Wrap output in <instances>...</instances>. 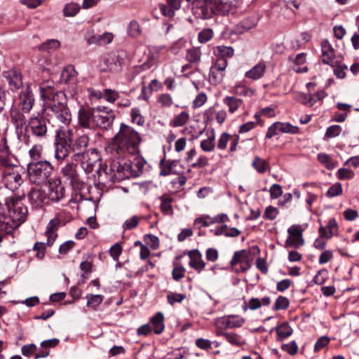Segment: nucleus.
I'll list each match as a JSON object with an SVG mask.
<instances>
[{"mask_svg":"<svg viewBox=\"0 0 359 359\" xmlns=\"http://www.w3.org/2000/svg\"><path fill=\"white\" fill-rule=\"evenodd\" d=\"M217 334L223 336L225 339L231 344L239 345L241 343V337L237 334L231 332H220Z\"/></svg>","mask_w":359,"mask_h":359,"instance_id":"55","label":"nucleus"},{"mask_svg":"<svg viewBox=\"0 0 359 359\" xmlns=\"http://www.w3.org/2000/svg\"><path fill=\"white\" fill-rule=\"evenodd\" d=\"M186 269L184 266L179 264H174V268L172 271V278L178 281L185 276Z\"/></svg>","mask_w":359,"mask_h":359,"instance_id":"56","label":"nucleus"},{"mask_svg":"<svg viewBox=\"0 0 359 359\" xmlns=\"http://www.w3.org/2000/svg\"><path fill=\"white\" fill-rule=\"evenodd\" d=\"M114 39V35L110 32H105L102 34H93L86 38L89 45L104 46L110 43Z\"/></svg>","mask_w":359,"mask_h":359,"instance_id":"25","label":"nucleus"},{"mask_svg":"<svg viewBox=\"0 0 359 359\" xmlns=\"http://www.w3.org/2000/svg\"><path fill=\"white\" fill-rule=\"evenodd\" d=\"M48 109L65 125H69L72 121V114L67 107V99L64 93L57 91L53 96L46 100Z\"/></svg>","mask_w":359,"mask_h":359,"instance_id":"3","label":"nucleus"},{"mask_svg":"<svg viewBox=\"0 0 359 359\" xmlns=\"http://www.w3.org/2000/svg\"><path fill=\"white\" fill-rule=\"evenodd\" d=\"M289 306V300L287 297L280 296L278 297L274 304V309L276 310L286 309Z\"/></svg>","mask_w":359,"mask_h":359,"instance_id":"61","label":"nucleus"},{"mask_svg":"<svg viewBox=\"0 0 359 359\" xmlns=\"http://www.w3.org/2000/svg\"><path fill=\"white\" fill-rule=\"evenodd\" d=\"M336 175L337 177L340 180H351L355 176L354 172L347 168H339Z\"/></svg>","mask_w":359,"mask_h":359,"instance_id":"58","label":"nucleus"},{"mask_svg":"<svg viewBox=\"0 0 359 359\" xmlns=\"http://www.w3.org/2000/svg\"><path fill=\"white\" fill-rule=\"evenodd\" d=\"M157 102L162 107H170L173 104L172 96L168 93H163L158 95Z\"/></svg>","mask_w":359,"mask_h":359,"instance_id":"57","label":"nucleus"},{"mask_svg":"<svg viewBox=\"0 0 359 359\" xmlns=\"http://www.w3.org/2000/svg\"><path fill=\"white\" fill-rule=\"evenodd\" d=\"M131 121L138 126H142L144 123V118L141 114L140 109L138 107H133L130 112Z\"/></svg>","mask_w":359,"mask_h":359,"instance_id":"52","label":"nucleus"},{"mask_svg":"<svg viewBox=\"0 0 359 359\" xmlns=\"http://www.w3.org/2000/svg\"><path fill=\"white\" fill-rule=\"evenodd\" d=\"M86 298L87 299V306L94 311L97 309L104 300V297L101 294H88Z\"/></svg>","mask_w":359,"mask_h":359,"instance_id":"38","label":"nucleus"},{"mask_svg":"<svg viewBox=\"0 0 359 359\" xmlns=\"http://www.w3.org/2000/svg\"><path fill=\"white\" fill-rule=\"evenodd\" d=\"M277 339L282 341L292 334V329L286 323L281 324L276 328Z\"/></svg>","mask_w":359,"mask_h":359,"instance_id":"40","label":"nucleus"},{"mask_svg":"<svg viewBox=\"0 0 359 359\" xmlns=\"http://www.w3.org/2000/svg\"><path fill=\"white\" fill-rule=\"evenodd\" d=\"M94 107L81 106L78 111V124L81 128L91 129L94 128Z\"/></svg>","mask_w":359,"mask_h":359,"instance_id":"14","label":"nucleus"},{"mask_svg":"<svg viewBox=\"0 0 359 359\" xmlns=\"http://www.w3.org/2000/svg\"><path fill=\"white\" fill-rule=\"evenodd\" d=\"M24 112L18 109L11 110V118L15 125L19 140L26 144L29 142V137L27 135V119Z\"/></svg>","mask_w":359,"mask_h":359,"instance_id":"10","label":"nucleus"},{"mask_svg":"<svg viewBox=\"0 0 359 359\" xmlns=\"http://www.w3.org/2000/svg\"><path fill=\"white\" fill-rule=\"evenodd\" d=\"M224 103L228 107L231 114L235 113L240 108L243 107V100L233 96H226L223 100Z\"/></svg>","mask_w":359,"mask_h":359,"instance_id":"30","label":"nucleus"},{"mask_svg":"<svg viewBox=\"0 0 359 359\" xmlns=\"http://www.w3.org/2000/svg\"><path fill=\"white\" fill-rule=\"evenodd\" d=\"M75 161H80L82 168L87 173L91 172L95 168L100 165L102 160L98 150L95 148L87 149L86 151L80 154H74Z\"/></svg>","mask_w":359,"mask_h":359,"instance_id":"6","label":"nucleus"},{"mask_svg":"<svg viewBox=\"0 0 359 359\" xmlns=\"http://www.w3.org/2000/svg\"><path fill=\"white\" fill-rule=\"evenodd\" d=\"M186 298V295L182 293L170 292L167 296L168 302L173 305L175 303H180Z\"/></svg>","mask_w":359,"mask_h":359,"instance_id":"59","label":"nucleus"},{"mask_svg":"<svg viewBox=\"0 0 359 359\" xmlns=\"http://www.w3.org/2000/svg\"><path fill=\"white\" fill-rule=\"evenodd\" d=\"M126 168L124 165L120 164H114L111 170L113 171V177L117 180H122L129 177L128 165H126Z\"/></svg>","mask_w":359,"mask_h":359,"instance_id":"36","label":"nucleus"},{"mask_svg":"<svg viewBox=\"0 0 359 359\" xmlns=\"http://www.w3.org/2000/svg\"><path fill=\"white\" fill-rule=\"evenodd\" d=\"M252 167L259 172L264 173L269 169V164L267 161L259 156H255L252 163Z\"/></svg>","mask_w":359,"mask_h":359,"instance_id":"46","label":"nucleus"},{"mask_svg":"<svg viewBox=\"0 0 359 359\" xmlns=\"http://www.w3.org/2000/svg\"><path fill=\"white\" fill-rule=\"evenodd\" d=\"M53 81H46L40 86L41 97L44 101L50 99L56 93L53 89Z\"/></svg>","mask_w":359,"mask_h":359,"instance_id":"34","label":"nucleus"},{"mask_svg":"<svg viewBox=\"0 0 359 359\" xmlns=\"http://www.w3.org/2000/svg\"><path fill=\"white\" fill-rule=\"evenodd\" d=\"M318 160L327 170H333L337 166V163L333 161L330 156L325 153L318 154Z\"/></svg>","mask_w":359,"mask_h":359,"instance_id":"47","label":"nucleus"},{"mask_svg":"<svg viewBox=\"0 0 359 359\" xmlns=\"http://www.w3.org/2000/svg\"><path fill=\"white\" fill-rule=\"evenodd\" d=\"M189 258V265L198 273H201L205 266V262L202 258L201 253L198 250H193L188 252Z\"/></svg>","mask_w":359,"mask_h":359,"instance_id":"21","label":"nucleus"},{"mask_svg":"<svg viewBox=\"0 0 359 359\" xmlns=\"http://www.w3.org/2000/svg\"><path fill=\"white\" fill-rule=\"evenodd\" d=\"M172 200V198L166 196H163L161 198V203L160 208L164 215H170L172 214V208L171 205Z\"/></svg>","mask_w":359,"mask_h":359,"instance_id":"49","label":"nucleus"},{"mask_svg":"<svg viewBox=\"0 0 359 359\" xmlns=\"http://www.w3.org/2000/svg\"><path fill=\"white\" fill-rule=\"evenodd\" d=\"M140 134L132 126L120 124L116 134L106 144L105 151L117 158L124 159L140 153Z\"/></svg>","mask_w":359,"mask_h":359,"instance_id":"1","label":"nucleus"},{"mask_svg":"<svg viewBox=\"0 0 359 359\" xmlns=\"http://www.w3.org/2000/svg\"><path fill=\"white\" fill-rule=\"evenodd\" d=\"M90 138L87 134H82L78 135L74 139L69 147V149L75 152V154H80L86 151V149L90 144Z\"/></svg>","mask_w":359,"mask_h":359,"instance_id":"20","label":"nucleus"},{"mask_svg":"<svg viewBox=\"0 0 359 359\" xmlns=\"http://www.w3.org/2000/svg\"><path fill=\"white\" fill-rule=\"evenodd\" d=\"M245 322V319L240 316L231 315L226 320V326L229 328L241 327Z\"/></svg>","mask_w":359,"mask_h":359,"instance_id":"45","label":"nucleus"},{"mask_svg":"<svg viewBox=\"0 0 359 359\" xmlns=\"http://www.w3.org/2000/svg\"><path fill=\"white\" fill-rule=\"evenodd\" d=\"M90 95L98 99L104 98L107 102L110 103L115 102L119 97L118 92L112 89H104L102 92L92 91Z\"/></svg>","mask_w":359,"mask_h":359,"instance_id":"27","label":"nucleus"},{"mask_svg":"<svg viewBox=\"0 0 359 359\" xmlns=\"http://www.w3.org/2000/svg\"><path fill=\"white\" fill-rule=\"evenodd\" d=\"M12 158L8 152V148L4 142V139H1L0 142V166L4 168L6 166L10 165Z\"/></svg>","mask_w":359,"mask_h":359,"instance_id":"32","label":"nucleus"},{"mask_svg":"<svg viewBox=\"0 0 359 359\" xmlns=\"http://www.w3.org/2000/svg\"><path fill=\"white\" fill-rule=\"evenodd\" d=\"M207 8L210 9L215 13H219L222 10V0H205Z\"/></svg>","mask_w":359,"mask_h":359,"instance_id":"53","label":"nucleus"},{"mask_svg":"<svg viewBox=\"0 0 359 359\" xmlns=\"http://www.w3.org/2000/svg\"><path fill=\"white\" fill-rule=\"evenodd\" d=\"M34 94L29 87L21 90L19 95L18 107L24 113H29L34 105Z\"/></svg>","mask_w":359,"mask_h":359,"instance_id":"15","label":"nucleus"},{"mask_svg":"<svg viewBox=\"0 0 359 359\" xmlns=\"http://www.w3.org/2000/svg\"><path fill=\"white\" fill-rule=\"evenodd\" d=\"M322 62L324 64L333 65V60L335 57V51L332 45L327 40H324L321 43Z\"/></svg>","mask_w":359,"mask_h":359,"instance_id":"23","label":"nucleus"},{"mask_svg":"<svg viewBox=\"0 0 359 359\" xmlns=\"http://www.w3.org/2000/svg\"><path fill=\"white\" fill-rule=\"evenodd\" d=\"M266 71V65L262 62H259L255 65L249 71L246 72L245 76L252 80H257L261 79Z\"/></svg>","mask_w":359,"mask_h":359,"instance_id":"29","label":"nucleus"},{"mask_svg":"<svg viewBox=\"0 0 359 359\" xmlns=\"http://www.w3.org/2000/svg\"><path fill=\"white\" fill-rule=\"evenodd\" d=\"M4 74L11 90H16L22 87V76L17 70L11 69L5 72Z\"/></svg>","mask_w":359,"mask_h":359,"instance_id":"24","label":"nucleus"},{"mask_svg":"<svg viewBox=\"0 0 359 359\" xmlns=\"http://www.w3.org/2000/svg\"><path fill=\"white\" fill-rule=\"evenodd\" d=\"M53 170V165L46 160L28 163L27 164L29 180L34 184L40 185L46 183L51 175Z\"/></svg>","mask_w":359,"mask_h":359,"instance_id":"4","label":"nucleus"},{"mask_svg":"<svg viewBox=\"0 0 359 359\" xmlns=\"http://www.w3.org/2000/svg\"><path fill=\"white\" fill-rule=\"evenodd\" d=\"M190 116L188 112L182 111L175 115L170 121V126L172 127H181L185 125L189 121Z\"/></svg>","mask_w":359,"mask_h":359,"instance_id":"39","label":"nucleus"},{"mask_svg":"<svg viewBox=\"0 0 359 359\" xmlns=\"http://www.w3.org/2000/svg\"><path fill=\"white\" fill-rule=\"evenodd\" d=\"M69 148L66 144L55 142V157L57 160L62 161L67 157Z\"/></svg>","mask_w":359,"mask_h":359,"instance_id":"43","label":"nucleus"},{"mask_svg":"<svg viewBox=\"0 0 359 359\" xmlns=\"http://www.w3.org/2000/svg\"><path fill=\"white\" fill-rule=\"evenodd\" d=\"M28 128L33 135L39 138L45 137L48 132L46 120L39 114L33 115L28 121L27 130Z\"/></svg>","mask_w":359,"mask_h":359,"instance_id":"12","label":"nucleus"},{"mask_svg":"<svg viewBox=\"0 0 359 359\" xmlns=\"http://www.w3.org/2000/svg\"><path fill=\"white\" fill-rule=\"evenodd\" d=\"M22 196H11L6 199V212L0 215V231L11 233L13 231L23 223L27 217L28 209L23 203Z\"/></svg>","mask_w":359,"mask_h":359,"instance_id":"2","label":"nucleus"},{"mask_svg":"<svg viewBox=\"0 0 359 359\" xmlns=\"http://www.w3.org/2000/svg\"><path fill=\"white\" fill-rule=\"evenodd\" d=\"M65 187L59 178L48 180L47 198L48 201L57 203L62 200L65 196Z\"/></svg>","mask_w":359,"mask_h":359,"instance_id":"13","label":"nucleus"},{"mask_svg":"<svg viewBox=\"0 0 359 359\" xmlns=\"http://www.w3.org/2000/svg\"><path fill=\"white\" fill-rule=\"evenodd\" d=\"M325 96V92L323 90H320L313 95H306L302 93L299 95V100L306 106L312 107L316 103V100L314 99V97H318V100H321Z\"/></svg>","mask_w":359,"mask_h":359,"instance_id":"28","label":"nucleus"},{"mask_svg":"<svg viewBox=\"0 0 359 359\" xmlns=\"http://www.w3.org/2000/svg\"><path fill=\"white\" fill-rule=\"evenodd\" d=\"M255 89L251 88L241 83H238L234 87V93L240 96L250 97L255 95Z\"/></svg>","mask_w":359,"mask_h":359,"instance_id":"44","label":"nucleus"},{"mask_svg":"<svg viewBox=\"0 0 359 359\" xmlns=\"http://www.w3.org/2000/svg\"><path fill=\"white\" fill-rule=\"evenodd\" d=\"M186 58L190 63H198L201 58V51L200 48H192L188 49L187 51Z\"/></svg>","mask_w":359,"mask_h":359,"instance_id":"48","label":"nucleus"},{"mask_svg":"<svg viewBox=\"0 0 359 359\" xmlns=\"http://www.w3.org/2000/svg\"><path fill=\"white\" fill-rule=\"evenodd\" d=\"M177 165V161H165L162 159L160 162V175L167 176L173 172V168Z\"/></svg>","mask_w":359,"mask_h":359,"instance_id":"41","label":"nucleus"},{"mask_svg":"<svg viewBox=\"0 0 359 359\" xmlns=\"http://www.w3.org/2000/svg\"><path fill=\"white\" fill-rule=\"evenodd\" d=\"M22 168L12 160L10 165L2 169V182L11 191H18L24 183Z\"/></svg>","mask_w":359,"mask_h":359,"instance_id":"5","label":"nucleus"},{"mask_svg":"<svg viewBox=\"0 0 359 359\" xmlns=\"http://www.w3.org/2000/svg\"><path fill=\"white\" fill-rule=\"evenodd\" d=\"M215 134L212 133L207 139L201 142V148L206 152L212 151L215 149Z\"/></svg>","mask_w":359,"mask_h":359,"instance_id":"51","label":"nucleus"},{"mask_svg":"<svg viewBox=\"0 0 359 359\" xmlns=\"http://www.w3.org/2000/svg\"><path fill=\"white\" fill-rule=\"evenodd\" d=\"M81 7L77 3L67 4L63 8V13L65 17H74L80 11Z\"/></svg>","mask_w":359,"mask_h":359,"instance_id":"50","label":"nucleus"},{"mask_svg":"<svg viewBox=\"0 0 359 359\" xmlns=\"http://www.w3.org/2000/svg\"><path fill=\"white\" fill-rule=\"evenodd\" d=\"M115 116L113 111L106 107H94V127L102 130H109L111 128Z\"/></svg>","mask_w":359,"mask_h":359,"instance_id":"9","label":"nucleus"},{"mask_svg":"<svg viewBox=\"0 0 359 359\" xmlns=\"http://www.w3.org/2000/svg\"><path fill=\"white\" fill-rule=\"evenodd\" d=\"M58 343L59 340L53 338L42 341L39 348H37L34 344L24 345L22 347V353L25 357L34 355L36 358H45L48 355L49 349L55 347Z\"/></svg>","mask_w":359,"mask_h":359,"instance_id":"7","label":"nucleus"},{"mask_svg":"<svg viewBox=\"0 0 359 359\" xmlns=\"http://www.w3.org/2000/svg\"><path fill=\"white\" fill-rule=\"evenodd\" d=\"M342 191L343 189L341 184L339 182H337L329 188L327 191V196L332 198L339 196L342 194Z\"/></svg>","mask_w":359,"mask_h":359,"instance_id":"60","label":"nucleus"},{"mask_svg":"<svg viewBox=\"0 0 359 359\" xmlns=\"http://www.w3.org/2000/svg\"><path fill=\"white\" fill-rule=\"evenodd\" d=\"M164 317L162 313L158 312L151 318L150 323L153 326L154 331L156 334H161L164 330L163 324Z\"/></svg>","mask_w":359,"mask_h":359,"instance_id":"35","label":"nucleus"},{"mask_svg":"<svg viewBox=\"0 0 359 359\" xmlns=\"http://www.w3.org/2000/svg\"><path fill=\"white\" fill-rule=\"evenodd\" d=\"M225 76V72L216 69L213 67L210 68L209 79L210 81L215 84L220 83Z\"/></svg>","mask_w":359,"mask_h":359,"instance_id":"42","label":"nucleus"},{"mask_svg":"<svg viewBox=\"0 0 359 359\" xmlns=\"http://www.w3.org/2000/svg\"><path fill=\"white\" fill-rule=\"evenodd\" d=\"M194 224L197 226L198 229L202 226L206 227L211 225L210 216L206 215L196 218L194 220Z\"/></svg>","mask_w":359,"mask_h":359,"instance_id":"62","label":"nucleus"},{"mask_svg":"<svg viewBox=\"0 0 359 359\" xmlns=\"http://www.w3.org/2000/svg\"><path fill=\"white\" fill-rule=\"evenodd\" d=\"M213 54L216 58L227 60L233 57L234 50L231 46H217L213 48Z\"/></svg>","mask_w":359,"mask_h":359,"instance_id":"31","label":"nucleus"},{"mask_svg":"<svg viewBox=\"0 0 359 359\" xmlns=\"http://www.w3.org/2000/svg\"><path fill=\"white\" fill-rule=\"evenodd\" d=\"M213 36L212 30L210 29H205L199 32L198 41L201 43H205L210 41Z\"/></svg>","mask_w":359,"mask_h":359,"instance_id":"64","label":"nucleus"},{"mask_svg":"<svg viewBox=\"0 0 359 359\" xmlns=\"http://www.w3.org/2000/svg\"><path fill=\"white\" fill-rule=\"evenodd\" d=\"M123 60L116 54L111 53L105 56L103 59L104 67L102 71H109L112 73H117L122 69Z\"/></svg>","mask_w":359,"mask_h":359,"instance_id":"16","label":"nucleus"},{"mask_svg":"<svg viewBox=\"0 0 359 359\" xmlns=\"http://www.w3.org/2000/svg\"><path fill=\"white\" fill-rule=\"evenodd\" d=\"M257 20L255 17H248L243 19L237 25V31L243 32L248 31L256 26Z\"/></svg>","mask_w":359,"mask_h":359,"instance_id":"37","label":"nucleus"},{"mask_svg":"<svg viewBox=\"0 0 359 359\" xmlns=\"http://www.w3.org/2000/svg\"><path fill=\"white\" fill-rule=\"evenodd\" d=\"M62 175L70 182L72 184L77 183L79 180V174L76 171V165L74 163L66 164L61 170Z\"/></svg>","mask_w":359,"mask_h":359,"instance_id":"26","label":"nucleus"},{"mask_svg":"<svg viewBox=\"0 0 359 359\" xmlns=\"http://www.w3.org/2000/svg\"><path fill=\"white\" fill-rule=\"evenodd\" d=\"M279 132L283 133L296 134L298 133V127L291 125L289 123L276 122Z\"/></svg>","mask_w":359,"mask_h":359,"instance_id":"54","label":"nucleus"},{"mask_svg":"<svg viewBox=\"0 0 359 359\" xmlns=\"http://www.w3.org/2000/svg\"><path fill=\"white\" fill-rule=\"evenodd\" d=\"M305 227L301 224H293L287 229L288 236L285 241V248H299L304 245L303 232Z\"/></svg>","mask_w":359,"mask_h":359,"instance_id":"11","label":"nucleus"},{"mask_svg":"<svg viewBox=\"0 0 359 359\" xmlns=\"http://www.w3.org/2000/svg\"><path fill=\"white\" fill-rule=\"evenodd\" d=\"M341 132V126L338 125H334L331 126L329 128H327L326 133H325V137L328 138H332L335 137L339 135V134Z\"/></svg>","mask_w":359,"mask_h":359,"instance_id":"63","label":"nucleus"},{"mask_svg":"<svg viewBox=\"0 0 359 359\" xmlns=\"http://www.w3.org/2000/svg\"><path fill=\"white\" fill-rule=\"evenodd\" d=\"M43 147L41 144H36L29 150V156L31 161L29 163H35L36 161H43L42 160Z\"/></svg>","mask_w":359,"mask_h":359,"instance_id":"33","label":"nucleus"},{"mask_svg":"<svg viewBox=\"0 0 359 359\" xmlns=\"http://www.w3.org/2000/svg\"><path fill=\"white\" fill-rule=\"evenodd\" d=\"M239 142V137L238 135H231L227 133L221 134L218 142L217 147L221 150L226 148L228 142H230V151L233 152L236 150Z\"/></svg>","mask_w":359,"mask_h":359,"instance_id":"19","label":"nucleus"},{"mask_svg":"<svg viewBox=\"0 0 359 359\" xmlns=\"http://www.w3.org/2000/svg\"><path fill=\"white\" fill-rule=\"evenodd\" d=\"M27 197L32 206L35 208H42L49 201L44 191L38 188L32 189L28 193Z\"/></svg>","mask_w":359,"mask_h":359,"instance_id":"17","label":"nucleus"},{"mask_svg":"<svg viewBox=\"0 0 359 359\" xmlns=\"http://www.w3.org/2000/svg\"><path fill=\"white\" fill-rule=\"evenodd\" d=\"M253 259L254 257L250 251L241 250L234 252L230 264L235 272L243 273L251 267Z\"/></svg>","mask_w":359,"mask_h":359,"instance_id":"8","label":"nucleus"},{"mask_svg":"<svg viewBox=\"0 0 359 359\" xmlns=\"http://www.w3.org/2000/svg\"><path fill=\"white\" fill-rule=\"evenodd\" d=\"M60 224V219L58 217L52 219L48 224L46 231V236H47L46 245L50 246L55 242L57 234V230Z\"/></svg>","mask_w":359,"mask_h":359,"instance_id":"22","label":"nucleus"},{"mask_svg":"<svg viewBox=\"0 0 359 359\" xmlns=\"http://www.w3.org/2000/svg\"><path fill=\"white\" fill-rule=\"evenodd\" d=\"M74 138L73 130L67 125L60 126L55 131V142L65 144L69 148Z\"/></svg>","mask_w":359,"mask_h":359,"instance_id":"18","label":"nucleus"}]
</instances>
